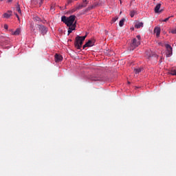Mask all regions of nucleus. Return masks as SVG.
Returning <instances> with one entry per match:
<instances>
[{
  "label": "nucleus",
  "instance_id": "393cba45",
  "mask_svg": "<svg viewBox=\"0 0 176 176\" xmlns=\"http://www.w3.org/2000/svg\"><path fill=\"white\" fill-rule=\"evenodd\" d=\"M136 38H138L137 41H139V42H141V36L138 35V36H136Z\"/></svg>",
  "mask_w": 176,
  "mask_h": 176
},
{
  "label": "nucleus",
  "instance_id": "9b49d317",
  "mask_svg": "<svg viewBox=\"0 0 176 176\" xmlns=\"http://www.w3.org/2000/svg\"><path fill=\"white\" fill-rule=\"evenodd\" d=\"M141 27H144V23L142 22H136L135 24V28H141Z\"/></svg>",
  "mask_w": 176,
  "mask_h": 176
},
{
  "label": "nucleus",
  "instance_id": "a878e982",
  "mask_svg": "<svg viewBox=\"0 0 176 176\" xmlns=\"http://www.w3.org/2000/svg\"><path fill=\"white\" fill-rule=\"evenodd\" d=\"M170 75H175L176 76V70H173L170 72Z\"/></svg>",
  "mask_w": 176,
  "mask_h": 176
},
{
  "label": "nucleus",
  "instance_id": "7c9ffc66",
  "mask_svg": "<svg viewBox=\"0 0 176 176\" xmlns=\"http://www.w3.org/2000/svg\"><path fill=\"white\" fill-rule=\"evenodd\" d=\"M42 3H43V2L42 1H41L39 2V6H41L42 5Z\"/></svg>",
  "mask_w": 176,
  "mask_h": 176
},
{
  "label": "nucleus",
  "instance_id": "20e7f679",
  "mask_svg": "<svg viewBox=\"0 0 176 176\" xmlns=\"http://www.w3.org/2000/svg\"><path fill=\"white\" fill-rule=\"evenodd\" d=\"M38 28L42 35H46L47 33V28H46V26L43 25H38Z\"/></svg>",
  "mask_w": 176,
  "mask_h": 176
},
{
  "label": "nucleus",
  "instance_id": "473e14b6",
  "mask_svg": "<svg viewBox=\"0 0 176 176\" xmlns=\"http://www.w3.org/2000/svg\"><path fill=\"white\" fill-rule=\"evenodd\" d=\"M32 3H35V1H32Z\"/></svg>",
  "mask_w": 176,
  "mask_h": 176
},
{
  "label": "nucleus",
  "instance_id": "c85d7f7f",
  "mask_svg": "<svg viewBox=\"0 0 176 176\" xmlns=\"http://www.w3.org/2000/svg\"><path fill=\"white\" fill-rule=\"evenodd\" d=\"M109 56H113V52H111L109 54Z\"/></svg>",
  "mask_w": 176,
  "mask_h": 176
},
{
  "label": "nucleus",
  "instance_id": "2eb2a0df",
  "mask_svg": "<svg viewBox=\"0 0 176 176\" xmlns=\"http://www.w3.org/2000/svg\"><path fill=\"white\" fill-rule=\"evenodd\" d=\"M124 21H126V19L124 18H123L122 20L120 21V23H119L120 27L124 25Z\"/></svg>",
  "mask_w": 176,
  "mask_h": 176
},
{
  "label": "nucleus",
  "instance_id": "4c0bfd02",
  "mask_svg": "<svg viewBox=\"0 0 176 176\" xmlns=\"http://www.w3.org/2000/svg\"><path fill=\"white\" fill-rule=\"evenodd\" d=\"M0 1H2V0H0Z\"/></svg>",
  "mask_w": 176,
  "mask_h": 176
},
{
  "label": "nucleus",
  "instance_id": "c756f323",
  "mask_svg": "<svg viewBox=\"0 0 176 176\" xmlns=\"http://www.w3.org/2000/svg\"><path fill=\"white\" fill-rule=\"evenodd\" d=\"M16 14V17L18 19V20H20V17L19 16V14Z\"/></svg>",
  "mask_w": 176,
  "mask_h": 176
},
{
  "label": "nucleus",
  "instance_id": "f8f14e48",
  "mask_svg": "<svg viewBox=\"0 0 176 176\" xmlns=\"http://www.w3.org/2000/svg\"><path fill=\"white\" fill-rule=\"evenodd\" d=\"M4 19H9L10 16H12V11H8V12H6L3 14Z\"/></svg>",
  "mask_w": 176,
  "mask_h": 176
},
{
  "label": "nucleus",
  "instance_id": "f03ea898",
  "mask_svg": "<svg viewBox=\"0 0 176 176\" xmlns=\"http://www.w3.org/2000/svg\"><path fill=\"white\" fill-rule=\"evenodd\" d=\"M87 37V34L83 36H77L76 37V41L74 43V46L78 50H80L82 49V45H83V41Z\"/></svg>",
  "mask_w": 176,
  "mask_h": 176
},
{
  "label": "nucleus",
  "instance_id": "9d476101",
  "mask_svg": "<svg viewBox=\"0 0 176 176\" xmlns=\"http://www.w3.org/2000/svg\"><path fill=\"white\" fill-rule=\"evenodd\" d=\"M55 61L56 63H60V61H63V56L58 54H56Z\"/></svg>",
  "mask_w": 176,
  "mask_h": 176
},
{
  "label": "nucleus",
  "instance_id": "6e6552de",
  "mask_svg": "<svg viewBox=\"0 0 176 176\" xmlns=\"http://www.w3.org/2000/svg\"><path fill=\"white\" fill-rule=\"evenodd\" d=\"M160 8H162V3H157L154 9L155 13H162L163 12V10H160Z\"/></svg>",
  "mask_w": 176,
  "mask_h": 176
},
{
  "label": "nucleus",
  "instance_id": "f704fd0d",
  "mask_svg": "<svg viewBox=\"0 0 176 176\" xmlns=\"http://www.w3.org/2000/svg\"><path fill=\"white\" fill-rule=\"evenodd\" d=\"M51 9H53V6L51 7Z\"/></svg>",
  "mask_w": 176,
  "mask_h": 176
},
{
  "label": "nucleus",
  "instance_id": "5701e85b",
  "mask_svg": "<svg viewBox=\"0 0 176 176\" xmlns=\"http://www.w3.org/2000/svg\"><path fill=\"white\" fill-rule=\"evenodd\" d=\"M34 21H41V18L38 16L34 17Z\"/></svg>",
  "mask_w": 176,
  "mask_h": 176
},
{
  "label": "nucleus",
  "instance_id": "423d86ee",
  "mask_svg": "<svg viewBox=\"0 0 176 176\" xmlns=\"http://www.w3.org/2000/svg\"><path fill=\"white\" fill-rule=\"evenodd\" d=\"M87 3H89L87 1H83L82 4H79L78 6H77L74 8V10H80V9H83V8H86L87 6Z\"/></svg>",
  "mask_w": 176,
  "mask_h": 176
},
{
  "label": "nucleus",
  "instance_id": "6ab92c4d",
  "mask_svg": "<svg viewBox=\"0 0 176 176\" xmlns=\"http://www.w3.org/2000/svg\"><path fill=\"white\" fill-rule=\"evenodd\" d=\"M96 6H98V3H95L94 5H92L91 7H89V9H93L94 8H96Z\"/></svg>",
  "mask_w": 176,
  "mask_h": 176
},
{
  "label": "nucleus",
  "instance_id": "2f4dec72",
  "mask_svg": "<svg viewBox=\"0 0 176 176\" xmlns=\"http://www.w3.org/2000/svg\"><path fill=\"white\" fill-rule=\"evenodd\" d=\"M72 12H76V10H75V8L72 10Z\"/></svg>",
  "mask_w": 176,
  "mask_h": 176
},
{
  "label": "nucleus",
  "instance_id": "dca6fc26",
  "mask_svg": "<svg viewBox=\"0 0 176 176\" xmlns=\"http://www.w3.org/2000/svg\"><path fill=\"white\" fill-rule=\"evenodd\" d=\"M142 71V68L138 67V69H134L135 74H140Z\"/></svg>",
  "mask_w": 176,
  "mask_h": 176
},
{
  "label": "nucleus",
  "instance_id": "4be33fe9",
  "mask_svg": "<svg viewBox=\"0 0 176 176\" xmlns=\"http://www.w3.org/2000/svg\"><path fill=\"white\" fill-rule=\"evenodd\" d=\"M118 19H119V17H118V16H116V17L113 18L112 23H116V21L118 20Z\"/></svg>",
  "mask_w": 176,
  "mask_h": 176
},
{
  "label": "nucleus",
  "instance_id": "412c9836",
  "mask_svg": "<svg viewBox=\"0 0 176 176\" xmlns=\"http://www.w3.org/2000/svg\"><path fill=\"white\" fill-rule=\"evenodd\" d=\"M157 57V55L155 53H152V54L151 55H148V58H151V57Z\"/></svg>",
  "mask_w": 176,
  "mask_h": 176
},
{
  "label": "nucleus",
  "instance_id": "ddd939ff",
  "mask_svg": "<svg viewBox=\"0 0 176 176\" xmlns=\"http://www.w3.org/2000/svg\"><path fill=\"white\" fill-rule=\"evenodd\" d=\"M154 32L157 37L160 36V28H155L154 29Z\"/></svg>",
  "mask_w": 176,
  "mask_h": 176
},
{
  "label": "nucleus",
  "instance_id": "1a4fd4ad",
  "mask_svg": "<svg viewBox=\"0 0 176 176\" xmlns=\"http://www.w3.org/2000/svg\"><path fill=\"white\" fill-rule=\"evenodd\" d=\"M76 28V22L75 23H74L73 25L72 26H69V29H68V35H69V34H71L72 32V31L75 30V28Z\"/></svg>",
  "mask_w": 176,
  "mask_h": 176
},
{
  "label": "nucleus",
  "instance_id": "aec40b11",
  "mask_svg": "<svg viewBox=\"0 0 176 176\" xmlns=\"http://www.w3.org/2000/svg\"><path fill=\"white\" fill-rule=\"evenodd\" d=\"M171 34H176V28H172L170 31Z\"/></svg>",
  "mask_w": 176,
  "mask_h": 176
},
{
  "label": "nucleus",
  "instance_id": "e433bc0d",
  "mask_svg": "<svg viewBox=\"0 0 176 176\" xmlns=\"http://www.w3.org/2000/svg\"><path fill=\"white\" fill-rule=\"evenodd\" d=\"M8 1H12V0H8Z\"/></svg>",
  "mask_w": 176,
  "mask_h": 176
},
{
  "label": "nucleus",
  "instance_id": "4468645a",
  "mask_svg": "<svg viewBox=\"0 0 176 176\" xmlns=\"http://www.w3.org/2000/svg\"><path fill=\"white\" fill-rule=\"evenodd\" d=\"M21 32V31L20 30L19 28H17L16 30V31H14V32L12 33V35H20V33Z\"/></svg>",
  "mask_w": 176,
  "mask_h": 176
},
{
  "label": "nucleus",
  "instance_id": "f257e3e1",
  "mask_svg": "<svg viewBox=\"0 0 176 176\" xmlns=\"http://www.w3.org/2000/svg\"><path fill=\"white\" fill-rule=\"evenodd\" d=\"M76 17V16L75 15H71L69 17L63 16L61 17V21H63V23H65V24H66L67 27H72V25H74V22L75 21Z\"/></svg>",
  "mask_w": 176,
  "mask_h": 176
},
{
  "label": "nucleus",
  "instance_id": "0eeeda50",
  "mask_svg": "<svg viewBox=\"0 0 176 176\" xmlns=\"http://www.w3.org/2000/svg\"><path fill=\"white\" fill-rule=\"evenodd\" d=\"M166 57H170V56L173 55V47H171V45L166 44Z\"/></svg>",
  "mask_w": 176,
  "mask_h": 176
},
{
  "label": "nucleus",
  "instance_id": "f3484780",
  "mask_svg": "<svg viewBox=\"0 0 176 176\" xmlns=\"http://www.w3.org/2000/svg\"><path fill=\"white\" fill-rule=\"evenodd\" d=\"M16 10L20 14H21V9L20 8V4H19V3H17L16 6Z\"/></svg>",
  "mask_w": 176,
  "mask_h": 176
},
{
  "label": "nucleus",
  "instance_id": "a211bd4d",
  "mask_svg": "<svg viewBox=\"0 0 176 176\" xmlns=\"http://www.w3.org/2000/svg\"><path fill=\"white\" fill-rule=\"evenodd\" d=\"M135 14H137V12L135 10H133V11L130 12L131 17H134V16H135Z\"/></svg>",
  "mask_w": 176,
  "mask_h": 176
},
{
  "label": "nucleus",
  "instance_id": "39448f33",
  "mask_svg": "<svg viewBox=\"0 0 176 176\" xmlns=\"http://www.w3.org/2000/svg\"><path fill=\"white\" fill-rule=\"evenodd\" d=\"M96 43V40L91 39L89 40L82 47V49H86V47H91L92 46H94V44Z\"/></svg>",
  "mask_w": 176,
  "mask_h": 176
},
{
  "label": "nucleus",
  "instance_id": "c9c22d12",
  "mask_svg": "<svg viewBox=\"0 0 176 176\" xmlns=\"http://www.w3.org/2000/svg\"><path fill=\"white\" fill-rule=\"evenodd\" d=\"M71 3V1H69V3Z\"/></svg>",
  "mask_w": 176,
  "mask_h": 176
},
{
  "label": "nucleus",
  "instance_id": "bb28decb",
  "mask_svg": "<svg viewBox=\"0 0 176 176\" xmlns=\"http://www.w3.org/2000/svg\"><path fill=\"white\" fill-rule=\"evenodd\" d=\"M31 31L33 32L35 31V29L34 28V25H31Z\"/></svg>",
  "mask_w": 176,
  "mask_h": 176
},
{
  "label": "nucleus",
  "instance_id": "b1692460",
  "mask_svg": "<svg viewBox=\"0 0 176 176\" xmlns=\"http://www.w3.org/2000/svg\"><path fill=\"white\" fill-rule=\"evenodd\" d=\"M171 16H169V17H168V18H166V19H164L162 21H164V22H167V21H168V20H170V18Z\"/></svg>",
  "mask_w": 176,
  "mask_h": 176
},
{
  "label": "nucleus",
  "instance_id": "cd10ccee",
  "mask_svg": "<svg viewBox=\"0 0 176 176\" xmlns=\"http://www.w3.org/2000/svg\"><path fill=\"white\" fill-rule=\"evenodd\" d=\"M8 28H9V26H8V25L5 24L4 25V29L8 30Z\"/></svg>",
  "mask_w": 176,
  "mask_h": 176
},
{
  "label": "nucleus",
  "instance_id": "72a5a7b5",
  "mask_svg": "<svg viewBox=\"0 0 176 176\" xmlns=\"http://www.w3.org/2000/svg\"><path fill=\"white\" fill-rule=\"evenodd\" d=\"M120 5H122V1H120Z\"/></svg>",
  "mask_w": 176,
  "mask_h": 176
},
{
  "label": "nucleus",
  "instance_id": "7ed1b4c3",
  "mask_svg": "<svg viewBox=\"0 0 176 176\" xmlns=\"http://www.w3.org/2000/svg\"><path fill=\"white\" fill-rule=\"evenodd\" d=\"M141 45V41H138L137 38H133L129 46L130 50H134L136 47H138Z\"/></svg>",
  "mask_w": 176,
  "mask_h": 176
}]
</instances>
